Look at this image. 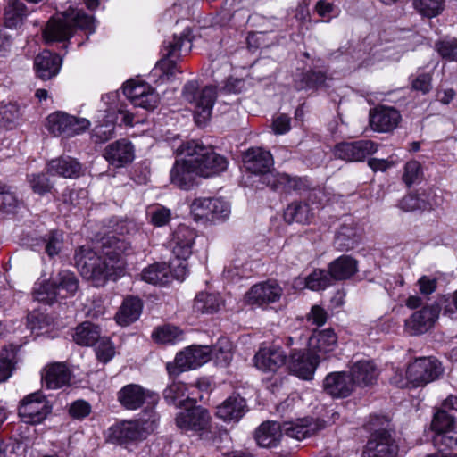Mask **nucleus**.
<instances>
[{
	"mask_svg": "<svg viewBox=\"0 0 457 457\" xmlns=\"http://www.w3.org/2000/svg\"><path fill=\"white\" fill-rule=\"evenodd\" d=\"M130 243L124 237L109 233L94 246L82 245L73 256L80 275L94 287H104L109 280H117L124 275L123 254H128Z\"/></svg>",
	"mask_w": 457,
	"mask_h": 457,
	"instance_id": "obj_1",
	"label": "nucleus"
},
{
	"mask_svg": "<svg viewBox=\"0 0 457 457\" xmlns=\"http://www.w3.org/2000/svg\"><path fill=\"white\" fill-rule=\"evenodd\" d=\"M326 428V422L322 420L304 418L295 422L266 421L260 425L255 431V440L262 447L271 448L278 445L283 434L303 440L317 434Z\"/></svg>",
	"mask_w": 457,
	"mask_h": 457,
	"instance_id": "obj_2",
	"label": "nucleus"
},
{
	"mask_svg": "<svg viewBox=\"0 0 457 457\" xmlns=\"http://www.w3.org/2000/svg\"><path fill=\"white\" fill-rule=\"evenodd\" d=\"M78 29L93 34L96 30L95 18L83 10L70 7L47 21L43 36L46 43L66 42Z\"/></svg>",
	"mask_w": 457,
	"mask_h": 457,
	"instance_id": "obj_3",
	"label": "nucleus"
},
{
	"mask_svg": "<svg viewBox=\"0 0 457 457\" xmlns=\"http://www.w3.org/2000/svg\"><path fill=\"white\" fill-rule=\"evenodd\" d=\"M177 154L190 157V162H195L200 177L217 176L228 168V162L226 157L216 153L211 146H206L196 140L182 143L177 149Z\"/></svg>",
	"mask_w": 457,
	"mask_h": 457,
	"instance_id": "obj_4",
	"label": "nucleus"
},
{
	"mask_svg": "<svg viewBox=\"0 0 457 457\" xmlns=\"http://www.w3.org/2000/svg\"><path fill=\"white\" fill-rule=\"evenodd\" d=\"M212 356H214L217 360L221 358L224 365H228L232 359L229 349L224 350L217 346L212 348L208 345H191L179 352L176 355L174 362H168L166 369L170 376L176 377L185 370L202 366Z\"/></svg>",
	"mask_w": 457,
	"mask_h": 457,
	"instance_id": "obj_5",
	"label": "nucleus"
},
{
	"mask_svg": "<svg viewBox=\"0 0 457 457\" xmlns=\"http://www.w3.org/2000/svg\"><path fill=\"white\" fill-rule=\"evenodd\" d=\"M158 420L155 411L144 409L139 419L122 420L112 426L109 428V440L120 445L143 441L155 430Z\"/></svg>",
	"mask_w": 457,
	"mask_h": 457,
	"instance_id": "obj_6",
	"label": "nucleus"
},
{
	"mask_svg": "<svg viewBox=\"0 0 457 457\" xmlns=\"http://www.w3.org/2000/svg\"><path fill=\"white\" fill-rule=\"evenodd\" d=\"M444 372L441 362L434 357H420L408 365L405 381L402 374H396L391 378V383L403 387L407 382L413 386H423L437 379Z\"/></svg>",
	"mask_w": 457,
	"mask_h": 457,
	"instance_id": "obj_7",
	"label": "nucleus"
},
{
	"mask_svg": "<svg viewBox=\"0 0 457 457\" xmlns=\"http://www.w3.org/2000/svg\"><path fill=\"white\" fill-rule=\"evenodd\" d=\"M182 96L193 105L195 122L199 126L205 125L211 118L217 98L216 87L206 86L202 90H199L197 81L190 80L184 85Z\"/></svg>",
	"mask_w": 457,
	"mask_h": 457,
	"instance_id": "obj_8",
	"label": "nucleus"
},
{
	"mask_svg": "<svg viewBox=\"0 0 457 457\" xmlns=\"http://www.w3.org/2000/svg\"><path fill=\"white\" fill-rule=\"evenodd\" d=\"M456 420V417L444 411H435L433 415L431 428L435 434L432 442L441 453L457 445Z\"/></svg>",
	"mask_w": 457,
	"mask_h": 457,
	"instance_id": "obj_9",
	"label": "nucleus"
},
{
	"mask_svg": "<svg viewBox=\"0 0 457 457\" xmlns=\"http://www.w3.org/2000/svg\"><path fill=\"white\" fill-rule=\"evenodd\" d=\"M190 33L189 29H185L179 36L173 35L170 38L163 41L162 59L159 65L165 74L174 75L178 69L176 60L173 58H178L182 52L190 51L192 46Z\"/></svg>",
	"mask_w": 457,
	"mask_h": 457,
	"instance_id": "obj_10",
	"label": "nucleus"
},
{
	"mask_svg": "<svg viewBox=\"0 0 457 457\" xmlns=\"http://www.w3.org/2000/svg\"><path fill=\"white\" fill-rule=\"evenodd\" d=\"M117 400L126 410L136 411L144 404V409L154 411L159 401V395L137 384H129L121 387L117 393Z\"/></svg>",
	"mask_w": 457,
	"mask_h": 457,
	"instance_id": "obj_11",
	"label": "nucleus"
},
{
	"mask_svg": "<svg viewBox=\"0 0 457 457\" xmlns=\"http://www.w3.org/2000/svg\"><path fill=\"white\" fill-rule=\"evenodd\" d=\"M90 126L88 120L76 118L62 112H56L47 117L46 127L54 136L73 137L84 132Z\"/></svg>",
	"mask_w": 457,
	"mask_h": 457,
	"instance_id": "obj_12",
	"label": "nucleus"
},
{
	"mask_svg": "<svg viewBox=\"0 0 457 457\" xmlns=\"http://www.w3.org/2000/svg\"><path fill=\"white\" fill-rule=\"evenodd\" d=\"M123 93L134 106L147 111L154 110L160 102L157 92L143 81L128 80L123 86Z\"/></svg>",
	"mask_w": 457,
	"mask_h": 457,
	"instance_id": "obj_13",
	"label": "nucleus"
},
{
	"mask_svg": "<svg viewBox=\"0 0 457 457\" xmlns=\"http://www.w3.org/2000/svg\"><path fill=\"white\" fill-rule=\"evenodd\" d=\"M51 405L39 392L29 395L19 407V415L26 423L42 422L51 412Z\"/></svg>",
	"mask_w": 457,
	"mask_h": 457,
	"instance_id": "obj_14",
	"label": "nucleus"
},
{
	"mask_svg": "<svg viewBox=\"0 0 457 457\" xmlns=\"http://www.w3.org/2000/svg\"><path fill=\"white\" fill-rule=\"evenodd\" d=\"M441 312V306L435 303L414 312L405 320V331L411 336L421 335L428 331L435 325Z\"/></svg>",
	"mask_w": 457,
	"mask_h": 457,
	"instance_id": "obj_15",
	"label": "nucleus"
},
{
	"mask_svg": "<svg viewBox=\"0 0 457 457\" xmlns=\"http://www.w3.org/2000/svg\"><path fill=\"white\" fill-rule=\"evenodd\" d=\"M263 185L271 190L285 194L296 192L302 194L310 188L307 179L300 177H291L287 173L275 171L267 173L263 177Z\"/></svg>",
	"mask_w": 457,
	"mask_h": 457,
	"instance_id": "obj_16",
	"label": "nucleus"
},
{
	"mask_svg": "<svg viewBox=\"0 0 457 457\" xmlns=\"http://www.w3.org/2000/svg\"><path fill=\"white\" fill-rule=\"evenodd\" d=\"M283 290L275 280H267L253 285L246 292L245 300L248 304L264 306L278 302Z\"/></svg>",
	"mask_w": 457,
	"mask_h": 457,
	"instance_id": "obj_17",
	"label": "nucleus"
},
{
	"mask_svg": "<svg viewBox=\"0 0 457 457\" xmlns=\"http://www.w3.org/2000/svg\"><path fill=\"white\" fill-rule=\"evenodd\" d=\"M377 150L378 145L373 141L359 140L337 144L335 146L334 154L337 158L346 162H362Z\"/></svg>",
	"mask_w": 457,
	"mask_h": 457,
	"instance_id": "obj_18",
	"label": "nucleus"
},
{
	"mask_svg": "<svg viewBox=\"0 0 457 457\" xmlns=\"http://www.w3.org/2000/svg\"><path fill=\"white\" fill-rule=\"evenodd\" d=\"M243 162L248 171L260 176V182L262 184L265 174L276 171L270 170L274 163L272 154L261 147L248 149L243 156Z\"/></svg>",
	"mask_w": 457,
	"mask_h": 457,
	"instance_id": "obj_19",
	"label": "nucleus"
},
{
	"mask_svg": "<svg viewBox=\"0 0 457 457\" xmlns=\"http://www.w3.org/2000/svg\"><path fill=\"white\" fill-rule=\"evenodd\" d=\"M175 421L183 431L202 432L209 428L211 416L206 409L195 406L178 413Z\"/></svg>",
	"mask_w": 457,
	"mask_h": 457,
	"instance_id": "obj_20",
	"label": "nucleus"
},
{
	"mask_svg": "<svg viewBox=\"0 0 457 457\" xmlns=\"http://www.w3.org/2000/svg\"><path fill=\"white\" fill-rule=\"evenodd\" d=\"M398 446L390 432L378 430L371 435L363 452L367 457H396Z\"/></svg>",
	"mask_w": 457,
	"mask_h": 457,
	"instance_id": "obj_21",
	"label": "nucleus"
},
{
	"mask_svg": "<svg viewBox=\"0 0 457 457\" xmlns=\"http://www.w3.org/2000/svg\"><path fill=\"white\" fill-rule=\"evenodd\" d=\"M190 161V157L183 156L175 162L170 170V182L180 189H190L199 176L195 162Z\"/></svg>",
	"mask_w": 457,
	"mask_h": 457,
	"instance_id": "obj_22",
	"label": "nucleus"
},
{
	"mask_svg": "<svg viewBox=\"0 0 457 457\" xmlns=\"http://www.w3.org/2000/svg\"><path fill=\"white\" fill-rule=\"evenodd\" d=\"M319 364V356L309 352L294 350L290 353L288 369L300 378L311 379Z\"/></svg>",
	"mask_w": 457,
	"mask_h": 457,
	"instance_id": "obj_23",
	"label": "nucleus"
},
{
	"mask_svg": "<svg viewBox=\"0 0 457 457\" xmlns=\"http://www.w3.org/2000/svg\"><path fill=\"white\" fill-rule=\"evenodd\" d=\"M196 238L194 229L186 225H179L172 234L170 247L178 260H187L192 254V248Z\"/></svg>",
	"mask_w": 457,
	"mask_h": 457,
	"instance_id": "obj_24",
	"label": "nucleus"
},
{
	"mask_svg": "<svg viewBox=\"0 0 457 457\" xmlns=\"http://www.w3.org/2000/svg\"><path fill=\"white\" fill-rule=\"evenodd\" d=\"M324 391L334 398H345L353 391V381L349 373L337 371L328 373L323 380Z\"/></svg>",
	"mask_w": 457,
	"mask_h": 457,
	"instance_id": "obj_25",
	"label": "nucleus"
},
{
	"mask_svg": "<svg viewBox=\"0 0 457 457\" xmlns=\"http://www.w3.org/2000/svg\"><path fill=\"white\" fill-rule=\"evenodd\" d=\"M104 156L110 164L122 167L134 160V146L129 140L120 139L105 147Z\"/></svg>",
	"mask_w": 457,
	"mask_h": 457,
	"instance_id": "obj_26",
	"label": "nucleus"
},
{
	"mask_svg": "<svg viewBox=\"0 0 457 457\" xmlns=\"http://www.w3.org/2000/svg\"><path fill=\"white\" fill-rule=\"evenodd\" d=\"M286 360L287 353L276 345L261 348L254 356L255 366L263 371H276Z\"/></svg>",
	"mask_w": 457,
	"mask_h": 457,
	"instance_id": "obj_27",
	"label": "nucleus"
},
{
	"mask_svg": "<svg viewBox=\"0 0 457 457\" xmlns=\"http://www.w3.org/2000/svg\"><path fill=\"white\" fill-rule=\"evenodd\" d=\"M401 119L400 113L393 107H378L370 113V124L378 132H390L395 129Z\"/></svg>",
	"mask_w": 457,
	"mask_h": 457,
	"instance_id": "obj_28",
	"label": "nucleus"
},
{
	"mask_svg": "<svg viewBox=\"0 0 457 457\" xmlns=\"http://www.w3.org/2000/svg\"><path fill=\"white\" fill-rule=\"evenodd\" d=\"M246 411L245 398L239 395L233 394L217 407L216 414L225 421H238Z\"/></svg>",
	"mask_w": 457,
	"mask_h": 457,
	"instance_id": "obj_29",
	"label": "nucleus"
},
{
	"mask_svg": "<svg viewBox=\"0 0 457 457\" xmlns=\"http://www.w3.org/2000/svg\"><path fill=\"white\" fill-rule=\"evenodd\" d=\"M61 64V57L46 50L39 54L34 62L37 73L43 80L54 77L59 72Z\"/></svg>",
	"mask_w": 457,
	"mask_h": 457,
	"instance_id": "obj_30",
	"label": "nucleus"
},
{
	"mask_svg": "<svg viewBox=\"0 0 457 457\" xmlns=\"http://www.w3.org/2000/svg\"><path fill=\"white\" fill-rule=\"evenodd\" d=\"M48 171L66 179H77L83 174L80 162L71 156H62L50 161Z\"/></svg>",
	"mask_w": 457,
	"mask_h": 457,
	"instance_id": "obj_31",
	"label": "nucleus"
},
{
	"mask_svg": "<svg viewBox=\"0 0 457 457\" xmlns=\"http://www.w3.org/2000/svg\"><path fill=\"white\" fill-rule=\"evenodd\" d=\"M357 261L350 255H342L328 264L333 280H345L358 271Z\"/></svg>",
	"mask_w": 457,
	"mask_h": 457,
	"instance_id": "obj_32",
	"label": "nucleus"
},
{
	"mask_svg": "<svg viewBox=\"0 0 457 457\" xmlns=\"http://www.w3.org/2000/svg\"><path fill=\"white\" fill-rule=\"evenodd\" d=\"M353 381V386L372 385L378 377L376 366L371 361L362 360L353 364L349 373Z\"/></svg>",
	"mask_w": 457,
	"mask_h": 457,
	"instance_id": "obj_33",
	"label": "nucleus"
},
{
	"mask_svg": "<svg viewBox=\"0 0 457 457\" xmlns=\"http://www.w3.org/2000/svg\"><path fill=\"white\" fill-rule=\"evenodd\" d=\"M71 380V371L63 363H54L50 365L43 381L48 389H57L69 384Z\"/></svg>",
	"mask_w": 457,
	"mask_h": 457,
	"instance_id": "obj_34",
	"label": "nucleus"
},
{
	"mask_svg": "<svg viewBox=\"0 0 457 457\" xmlns=\"http://www.w3.org/2000/svg\"><path fill=\"white\" fill-rule=\"evenodd\" d=\"M360 240L361 235L357 228L352 225L344 224L335 237L334 246L340 252H347L358 245Z\"/></svg>",
	"mask_w": 457,
	"mask_h": 457,
	"instance_id": "obj_35",
	"label": "nucleus"
},
{
	"mask_svg": "<svg viewBox=\"0 0 457 457\" xmlns=\"http://www.w3.org/2000/svg\"><path fill=\"white\" fill-rule=\"evenodd\" d=\"M141 311L142 303L139 298H126L116 314V321L121 326H128L139 318Z\"/></svg>",
	"mask_w": 457,
	"mask_h": 457,
	"instance_id": "obj_36",
	"label": "nucleus"
},
{
	"mask_svg": "<svg viewBox=\"0 0 457 457\" xmlns=\"http://www.w3.org/2000/svg\"><path fill=\"white\" fill-rule=\"evenodd\" d=\"M51 278L53 279L61 298H63L66 295H74L79 290V278L75 273L68 270L59 271L56 275L52 276Z\"/></svg>",
	"mask_w": 457,
	"mask_h": 457,
	"instance_id": "obj_37",
	"label": "nucleus"
},
{
	"mask_svg": "<svg viewBox=\"0 0 457 457\" xmlns=\"http://www.w3.org/2000/svg\"><path fill=\"white\" fill-rule=\"evenodd\" d=\"M26 5L20 0H8L4 9V25L9 29H17L27 18Z\"/></svg>",
	"mask_w": 457,
	"mask_h": 457,
	"instance_id": "obj_38",
	"label": "nucleus"
},
{
	"mask_svg": "<svg viewBox=\"0 0 457 457\" xmlns=\"http://www.w3.org/2000/svg\"><path fill=\"white\" fill-rule=\"evenodd\" d=\"M223 305V300L219 294L201 292L194 301V310L196 312L212 314L217 312Z\"/></svg>",
	"mask_w": 457,
	"mask_h": 457,
	"instance_id": "obj_39",
	"label": "nucleus"
},
{
	"mask_svg": "<svg viewBox=\"0 0 457 457\" xmlns=\"http://www.w3.org/2000/svg\"><path fill=\"white\" fill-rule=\"evenodd\" d=\"M72 337L76 344L90 346L100 339V328L89 321H85L76 327Z\"/></svg>",
	"mask_w": 457,
	"mask_h": 457,
	"instance_id": "obj_40",
	"label": "nucleus"
},
{
	"mask_svg": "<svg viewBox=\"0 0 457 457\" xmlns=\"http://www.w3.org/2000/svg\"><path fill=\"white\" fill-rule=\"evenodd\" d=\"M170 266L164 262H156L142 270L141 278L144 281L153 285H164L169 281Z\"/></svg>",
	"mask_w": 457,
	"mask_h": 457,
	"instance_id": "obj_41",
	"label": "nucleus"
},
{
	"mask_svg": "<svg viewBox=\"0 0 457 457\" xmlns=\"http://www.w3.org/2000/svg\"><path fill=\"white\" fill-rule=\"evenodd\" d=\"M312 217L310 207L302 202H293L284 212V219L287 223H308Z\"/></svg>",
	"mask_w": 457,
	"mask_h": 457,
	"instance_id": "obj_42",
	"label": "nucleus"
},
{
	"mask_svg": "<svg viewBox=\"0 0 457 457\" xmlns=\"http://www.w3.org/2000/svg\"><path fill=\"white\" fill-rule=\"evenodd\" d=\"M33 297L39 303L51 305L58 300L60 295L53 279L50 278L34 288Z\"/></svg>",
	"mask_w": 457,
	"mask_h": 457,
	"instance_id": "obj_43",
	"label": "nucleus"
},
{
	"mask_svg": "<svg viewBox=\"0 0 457 457\" xmlns=\"http://www.w3.org/2000/svg\"><path fill=\"white\" fill-rule=\"evenodd\" d=\"M21 108L14 103L0 104V127L12 129L21 118Z\"/></svg>",
	"mask_w": 457,
	"mask_h": 457,
	"instance_id": "obj_44",
	"label": "nucleus"
},
{
	"mask_svg": "<svg viewBox=\"0 0 457 457\" xmlns=\"http://www.w3.org/2000/svg\"><path fill=\"white\" fill-rule=\"evenodd\" d=\"M182 337V331L175 326L163 325L152 332V338L159 344H174Z\"/></svg>",
	"mask_w": 457,
	"mask_h": 457,
	"instance_id": "obj_45",
	"label": "nucleus"
},
{
	"mask_svg": "<svg viewBox=\"0 0 457 457\" xmlns=\"http://www.w3.org/2000/svg\"><path fill=\"white\" fill-rule=\"evenodd\" d=\"M311 340H316L315 347L319 353H329L334 350L337 343V337L333 329L327 328L319 331Z\"/></svg>",
	"mask_w": 457,
	"mask_h": 457,
	"instance_id": "obj_46",
	"label": "nucleus"
},
{
	"mask_svg": "<svg viewBox=\"0 0 457 457\" xmlns=\"http://www.w3.org/2000/svg\"><path fill=\"white\" fill-rule=\"evenodd\" d=\"M332 281L328 270H315L305 278V285L311 290L319 291L329 287Z\"/></svg>",
	"mask_w": 457,
	"mask_h": 457,
	"instance_id": "obj_47",
	"label": "nucleus"
},
{
	"mask_svg": "<svg viewBox=\"0 0 457 457\" xmlns=\"http://www.w3.org/2000/svg\"><path fill=\"white\" fill-rule=\"evenodd\" d=\"M423 179V170L420 163L418 161L412 160L404 165L402 179L408 187L419 184Z\"/></svg>",
	"mask_w": 457,
	"mask_h": 457,
	"instance_id": "obj_48",
	"label": "nucleus"
},
{
	"mask_svg": "<svg viewBox=\"0 0 457 457\" xmlns=\"http://www.w3.org/2000/svg\"><path fill=\"white\" fill-rule=\"evenodd\" d=\"M414 8L423 16H437L444 9V0H414Z\"/></svg>",
	"mask_w": 457,
	"mask_h": 457,
	"instance_id": "obj_49",
	"label": "nucleus"
},
{
	"mask_svg": "<svg viewBox=\"0 0 457 457\" xmlns=\"http://www.w3.org/2000/svg\"><path fill=\"white\" fill-rule=\"evenodd\" d=\"M327 76L320 71H308L303 74L300 89H317L326 87Z\"/></svg>",
	"mask_w": 457,
	"mask_h": 457,
	"instance_id": "obj_50",
	"label": "nucleus"
},
{
	"mask_svg": "<svg viewBox=\"0 0 457 457\" xmlns=\"http://www.w3.org/2000/svg\"><path fill=\"white\" fill-rule=\"evenodd\" d=\"M213 199L211 197H199L194 200L191 204V213L194 216L195 220H210V214L212 212V204Z\"/></svg>",
	"mask_w": 457,
	"mask_h": 457,
	"instance_id": "obj_51",
	"label": "nucleus"
},
{
	"mask_svg": "<svg viewBox=\"0 0 457 457\" xmlns=\"http://www.w3.org/2000/svg\"><path fill=\"white\" fill-rule=\"evenodd\" d=\"M115 136V123L106 121L96 125L91 133V138L96 144H103Z\"/></svg>",
	"mask_w": 457,
	"mask_h": 457,
	"instance_id": "obj_52",
	"label": "nucleus"
},
{
	"mask_svg": "<svg viewBox=\"0 0 457 457\" xmlns=\"http://www.w3.org/2000/svg\"><path fill=\"white\" fill-rule=\"evenodd\" d=\"M404 212L424 211L429 209V203L418 195H407L403 197L398 204Z\"/></svg>",
	"mask_w": 457,
	"mask_h": 457,
	"instance_id": "obj_53",
	"label": "nucleus"
},
{
	"mask_svg": "<svg viewBox=\"0 0 457 457\" xmlns=\"http://www.w3.org/2000/svg\"><path fill=\"white\" fill-rule=\"evenodd\" d=\"M15 353L6 348L0 351V382L6 381L14 369Z\"/></svg>",
	"mask_w": 457,
	"mask_h": 457,
	"instance_id": "obj_54",
	"label": "nucleus"
},
{
	"mask_svg": "<svg viewBox=\"0 0 457 457\" xmlns=\"http://www.w3.org/2000/svg\"><path fill=\"white\" fill-rule=\"evenodd\" d=\"M439 55L450 62L457 61V38H445L435 45Z\"/></svg>",
	"mask_w": 457,
	"mask_h": 457,
	"instance_id": "obj_55",
	"label": "nucleus"
},
{
	"mask_svg": "<svg viewBox=\"0 0 457 457\" xmlns=\"http://www.w3.org/2000/svg\"><path fill=\"white\" fill-rule=\"evenodd\" d=\"M186 386L180 382H173L163 391L164 400L168 404L180 405L184 401Z\"/></svg>",
	"mask_w": 457,
	"mask_h": 457,
	"instance_id": "obj_56",
	"label": "nucleus"
},
{
	"mask_svg": "<svg viewBox=\"0 0 457 457\" xmlns=\"http://www.w3.org/2000/svg\"><path fill=\"white\" fill-rule=\"evenodd\" d=\"M28 179L33 192L40 195L50 192L53 187L47 176L43 173L29 175Z\"/></svg>",
	"mask_w": 457,
	"mask_h": 457,
	"instance_id": "obj_57",
	"label": "nucleus"
},
{
	"mask_svg": "<svg viewBox=\"0 0 457 457\" xmlns=\"http://www.w3.org/2000/svg\"><path fill=\"white\" fill-rule=\"evenodd\" d=\"M45 241L46 253L53 257L59 253L62 245V234L60 231H51Z\"/></svg>",
	"mask_w": 457,
	"mask_h": 457,
	"instance_id": "obj_58",
	"label": "nucleus"
},
{
	"mask_svg": "<svg viewBox=\"0 0 457 457\" xmlns=\"http://www.w3.org/2000/svg\"><path fill=\"white\" fill-rule=\"evenodd\" d=\"M18 204V199L14 193L5 186L0 187V210L4 212H12Z\"/></svg>",
	"mask_w": 457,
	"mask_h": 457,
	"instance_id": "obj_59",
	"label": "nucleus"
},
{
	"mask_svg": "<svg viewBox=\"0 0 457 457\" xmlns=\"http://www.w3.org/2000/svg\"><path fill=\"white\" fill-rule=\"evenodd\" d=\"M96 353L97 359L104 363L111 361L114 355V348L110 340L107 338L101 339L96 349Z\"/></svg>",
	"mask_w": 457,
	"mask_h": 457,
	"instance_id": "obj_60",
	"label": "nucleus"
},
{
	"mask_svg": "<svg viewBox=\"0 0 457 457\" xmlns=\"http://www.w3.org/2000/svg\"><path fill=\"white\" fill-rule=\"evenodd\" d=\"M170 218V210L163 206H157L151 212V221L156 227H162L168 224Z\"/></svg>",
	"mask_w": 457,
	"mask_h": 457,
	"instance_id": "obj_61",
	"label": "nucleus"
},
{
	"mask_svg": "<svg viewBox=\"0 0 457 457\" xmlns=\"http://www.w3.org/2000/svg\"><path fill=\"white\" fill-rule=\"evenodd\" d=\"M229 214V208L228 204L219 198L213 199V204H212V212L210 214L209 220H214L219 219H224Z\"/></svg>",
	"mask_w": 457,
	"mask_h": 457,
	"instance_id": "obj_62",
	"label": "nucleus"
},
{
	"mask_svg": "<svg viewBox=\"0 0 457 457\" xmlns=\"http://www.w3.org/2000/svg\"><path fill=\"white\" fill-rule=\"evenodd\" d=\"M327 312L320 305H313L311 309V312L307 315L308 321L318 327L324 325L327 321Z\"/></svg>",
	"mask_w": 457,
	"mask_h": 457,
	"instance_id": "obj_63",
	"label": "nucleus"
},
{
	"mask_svg": "<svg viewBox=\"0 0 457 457\" xmlns=\"http://www.w3.org/2000/svg\"><path fill=\"white\" fill-rule=\"evenodd\" d=\"M91 407L89 403L83 400L75 401L70 407V414L77 419H82L90 413Z\"/></svg>",
	"mask_w": 457,
	"mask_h": 457,
	"instance_id": "obj_64",
	"label": "nucleus"
}]
</instances>
